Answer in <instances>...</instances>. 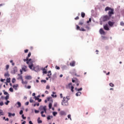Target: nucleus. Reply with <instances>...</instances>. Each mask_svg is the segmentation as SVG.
<instances>
[{
	"label": "nucleus",
	"instance_id": "nucleus-5",
	"mask_svg": "<svg viewBox=\"0 0 124 124\" xmlns=\"http://www.w3.org/2000/svg\"><path fill=\"white\" fill-rule=\"evenodd\" d=\"M104 30L105 31H109L110 28H109V26L108 24H106L104 25Z\"/></svg>",
	"mask_w": 124,
	"mask_h": 124
},
{
	"label": "nucleus",
	"instance_id": "nucleus-39",
	"mask_svg": "<svg viewBox=\"0 0 124 124\" xmlns=\"http://www.w3.org/2000/svg\"><path fill=\"white\" fill-rule=\"evenodd\" d=\"M75 79L77 80L76 84L77 85V86L78 87V86H79V82H78V80L76 78H75Z\"/></svg>",
	"mask_w": 124,
	"mask_h": 124
},
{
	"label": "nucleus",
	"instance_id": "nucleus-6",
	"mask_svg": "<svg viewBox=\"0 0 124 124\" xmlns=\"http://www.w3.org/2000/svg\"><path fill=\"white\" fill-rule=\"evenodd\" d=\"M108 25L109 27L112 28V27H113L114 24H115V22H112L111 21H108Z\"/></svg>",
	"mask_w": 124,
	"mask_h": 124
},
{
	"label": "nucleus",
	"instance_id": "nucleus-29",
	"mask_svg": "<svg viewBox=\"0 0 124 124\" xmlns=\"http://www.w3.org/2000/svg\"><path fill=\"white\" fill-rule=\"evenodd\" d=\"M2 92L5 95H9V93H8L7 92L5 91V90H3Z\"/></svg>",
	"mask_w": 124,
	"mask_h": 124
},
{
	"label": "nucleus",
	"instance_id": "nucleus-35",
	"mask_svg": "<svg viewBox=\"0 0 124 124\" xmlns=\"http://www.w3.org/2000/svg\"><path fill=\"white\" fill-rule=\"evenodd\" d=\"M44 108V106H40L39 108V110H40V111H42V110H43Z\"/></svg>",
	"mask_w": 124,
	"mask_h": 124
},
{
	"label": "nucleus",
	"instance_id": "nucleus-15",
	"mask_svg": "<svg viewBox=\"0 0 124 124\" xmlns=\"http://www.w3.org/2000/svg\"><path fill=\"white\" fill-rule=\"evenodd\" d=\"M22 70L24 72H27V71H28V70H27V66L26 65L23 66V67H22Z\"/></svg>",
	"mask_w": 124,
	"mask_h": 124
},
{
	"label": "nucleus",
	"instance_id": "nucleus-23",
	"mask_svg": "<svg viewBox=\"0 0 124 124\" xmlns=\"http://www.w3.org/2000/svg\"><path fill=\"white\" fill-rule=\"evenodd\" d=\"M70 65L71 66H75V61H73L70 63Z\"/></svg>",
	"mask_w": 124,
	"mask_h": 124
},
{
	"label": "nucleus",
	"instance_id": "nucleus-41",
	"mask_svg": "<svg viewBox=\"0 0 124 124\" xmlns=\"http://www.w3.org/2000/svg\"><path fill=\"white\" fill-rule=\"evenodd\" d=\"M25 87L26 89H28V90H30L31 88V85H28L27 86L25 85Z\"/></svg>",
	"mask_w": 124,
	"mask_h": 124
},
{
	"label": "nucleus",
	"instance_id": "nucleus-61",
	"mask_svg": "<svg viewBox=\"0 0 124 124\" xmlns=\"http://www.w3.org/2000/svg\"><path fill=\"white\" fill-rule=\"evenodd\" d=\"M30 103H32V102H34L33 101V100L32 99H31V97L30 99Z\"/></svg>",
	"mask_w": 124,
	"mask_h": 124
},
{
	"label": "nucleus",
	"instance_id": "nucleus-16",
	"mask_svg": "<svg viewBox=\"0 0 124 124\" xmlns=\"http://www.w3.org/2000/svg\"><path fill=\"white\" fill-rule=\"evenodd\" d=\"M75 91L77 92H81V91L83 90V88L81 87L80 88H77V87H76L75 88Z\"/></svg>",
	"mask_w": 124,
	"mask_h": 124
},
{
	"label": "nucleus",
	"instance_id": "nucleus-26",
	"mask_svg": "<svg viewBox=\"0 0 124 124\" xmlns=\"http://www.w3.org/2000/svg\"><path fill=\"white\" fill-rule=\"evenodd\" d=\"M38 124H42V120H40V117H38L37 119Z\"/></svg>",
	"mask_w": 124,
	"mask_h": 124
},
{
	"label": "nucleus",
	"instance_id": "nucleus-51",
	"mask_svg": "<svg viewBox=\"0 0 124 124\" xmlns=\"http://www.w3.org/2000/svg\"><path fill=\"white\" fill-rule=\"evenodd\" d=\"M41 83H44L45 84V83H46L47 82V81L45 79H42L41 80Z\"/></svg>",
	"mask_w": 124,
	"mask_h": 124
},
{
	"label": "nucleus",
	"instance_id": "nucleus-28",
	"mask_svg": "<svg viewBox=\"0 0 124 124\" xmlns=\"http://www.w3.org/2000/svg\"><path fill=\"white\" fill-rule=\"evenodd\" d=\"M102 39H104V40H108V39H109V37H106L104 36H102Z\"/></svg>",
	"mask_w": 124,
	"mask_h": 124
},
{
	"label": "nucleus",
	"instance_id": "nucleus-3",
	"mask_svg": "<svg viewBox=\"0 0 124 124\" xmlns=\"http://www.w3.org/2000/svg\"><path fill=\"white\" fill-rule=\"evenodd\" d=\"M102 19L103 22H106V21H108V20L111 19V18L108 15H106L103 17Z\"/></svg>",
	"mask_w": 124,
	"mask_h": 124
},
{
	"label": "nucleus",
	"instance_id": "nucleus-43",
	"mask_svg": "<svg viewBox=\"0 0 124 124\" xmlns=\"http://www.w3.org/2000/svg\"><path fill=\"white\" fill-rule=\"evenodd\" d=\"M72 83H76V82H77V80L75 79V78L74 79L72 78Z\"/></svg>",
	"mask_w": 124,
	"mask_h": 124
},
{
	"label": "nucleus",
	"instance_id": "nucleus-50",
	"mask_svg": "<svg viewBox=\"0 0 124 124\" xmlns=\"http://www.w3.org/2000/svg\"><path fill=\"white\" fill-rule=\"evenodd\" d=\"M9 91H10L11 93H13L14 92L13 88L12 87L10 88L9 89Z\"/></svg>",
	"mask_w": 124,
	"mask_h": 124
},
{
	"label": "nucleus",
	"instance_id": "nucleus-48",
	"mask_svg": "<svg viewBox=\"0 0 124 124\" xmlns=\"http://www.w3.org/2000/svg\"><path fill=\"white\" fill-rule=\"evenodd\" d=\"M10 62L12 63V65L14 66L15 65V63L13 62V60H11Z\"/></svg>",
	"mask_w": 124,
	"mask_h": 124
},
{
	"label": "nucleus",
	"instance_id": "nucleus-31",
	"mask_svg": "<svg viewBox=\"0 0 124 124\" xmlns=\"http://www.w3.org/2000/svg\"><path fill=\"white\" fill-rule=\"evenodd\" d=\"M81 16L82 18H85V16H86V14L84 12H81Z\"/></svg>",
	"mask_w": 124,
	"mask_h": 124
},
{
	"label": "nucleus",
	"instance_id": "nucleus-25",
	"mask_svg": "<svg viewBox=\"0 0 124 124\" xmlns=\"http://www.w3.org/2000/svg\"><path fill=\"white\" fill-rule=\"evenodd\" d=\"M39 97H40V95H38V96H35V97H33V98L35 99V100H37L39 99Z\"/></svg>",
	"mask_w": 124,
	"mask_h": 124
},
{
	"label": "nucleus",
	"instance_id": "nucleus-4",
	"mask_svg": "<svg viewBox=\"0 0 124 124\" xmlns=\"http://www.w3.org/2000/svg\"><path fill=\"white\" fill-rule=\"evenodd\" d=\"M33 70L35 72H38V71L41 70V69L39 68V66L37 65L35 67H33Z\"/></svg>",
	"mask_w": 124,
	"mask_h": 124
},
{
	"label": "nucleus",
	"instance_id": "nucleus-60",
	"mask_svg": "<svg viewBox=\"0 0 124 124\" xmlns=\"http://www.w3.org/2000/svg\"><path fill=\"white\" fill-rule=\"evenodd\" d=\"M51 96H52V97H55V98H56V97H57V94H55L54 95V94H51Z\"/></svg>",
	"mask_w": 124,
	"mask_h": 124
},
{
	"label": "nucleus",
	"instance_id": "nucleus-12",
	"mask_svg": "<svg viewBox=\"0 0 124 124\" xmlns=\"http://www.w3.org/2000/svg\"><path fill=\"white\" fill-rule=\"evenodd\" d=\"M60 115H61V116H65V115H66V113L63 110H61L60 112Z\"/></svg>",
	"mask_w": 124,
	"mask_h": 124
},
{
	"label": "nucleus",
	"instance_id": "nucleus-46",
	"mask_svg": "<svg viewBox=\"0 0 124 124\" xmlns=\"http://www.w3.org/2000/svg\"><path fill=\"white\" fill-rule=\"evenodd\" d=\"M23 113H24V111L22 109H21L19 111V115H24V114H23Z\"/></svg>",
	"mask_w": 124,
	"mask_h": 124
},
{
	"label": "nucleus",
	"instance_id": "nucleus-1",
	"mask_svg": "<svg viewBox=\"0 0 124 124\" xmlns=\"http://www.w3.org/2000/svg\"><path fill=\"white\" fill-rule=\"evenodd\" d=\"M61 104L62 106H69V103H68V100L66 99L65 97H63V99L62 101Z\"/></svg>",
	"mask_w": 124,
	"mask_h": 124
},
{
	"label": "nucleus",
	"instance_id": "nucleus-18",
	"mask_svg": "<svg viewBox=\"0 0 124 124\" xmlns=\"http://www.w3.org/2000/svg\"><path fill=\"white\" fill-rule=\"evenodd\" d=\"M14 117L15 116V113H12L11 112H8V117L9 118L11 117V116Z\"/></svg>",
	"mask_w": 124,
	"mask_h": 124
},
{
	"label": "nucleus",
	"instance_id": "nucleus-14",
	"mask_svg": "<svg viewBox=\"0 0 124 124\" xmlns=\"http://www.w3.org/2000/svg\"><path fill=\"white\" fill-rule=\"evenodd\" d=\"M18 87H19V84H18L13 85V88L15 90V91H17V90H18L17 88Z\"/></svg>",
	"mask_w": 124,
	"mask_h": 124
},
{
	"label": "nucleus",
	"instance_id": "nucleus-55",
	"mask_svg": "<svg viewBox=\"0 0 124 124\" xmlns=\"http://www.w3.org/2000/svg\"><path fill=\"white\" fill-rule=\"evenodd\" d=\"M4 105V103H3V101L0 102V106H3Z\"/></svg>",
	"mask_w": 124,
	"mask_h": 124
},
{
	"label": "nucleus",
	"instance_id": "nucleus-13",
	"mask_svg": "<svg viewBox=\"0 0 124 124\" xmlns=\"http://www.w3.org/2000/svg\"><path fill=\"white\" fill-rule=\"evenodd\" d=\"M69 89H74V86H72V83L70 82L68 84Z\"/></svg>",
	"mask_w": 124,
	"mask_h": 124
},
{
	"label": "nucleus",
	"instance_id": "nucleus-10",
	"mask_svg": "<svg viewBox=\"0 0 124 124\" xmlns=\"http://www.w3.org/2000/svg\"><path fill=\"white\" fill-rule=\"evenodd\" d=\"M13 72H12L13 74H16L17 72V66H15L13 69Z\"/></svg>",
	"mask_w": 124,
	"mask_h": 124
},
{
	"label": "nucleus",
	"instance_id": "nucleus-33",
	"mask_svg": "<svg viewBox=\"0 0 124 124\" xmlns=\"http://www.w3.org/2000/svg\"><path fill=\"white\" fill-rule=\"evenodd\" d=\"M53 106V104L52 103H49L48 104V108L49 109H52V106Z\"/></svg>",
	"mask_w": 124,
	"mask_h": 124
},
{
	"label": "nucleus",
	"instance_id": "nucleus-7",
	"mask_svg": "<svg viewBox=\"0 0 124 124\" xmlns=\"http://www.w3.org/2000/svg\"><path fill=\"white\" fill-rule=\"evenodd\" d=\"M99 32L100 33V34H103L104 35H105L106 33H105V31L104 30H103V29L101 28L99 30Z\"/></svg>",
	"mask_w": 124,
	"mask_h": 124
},
{
	"label": "nucleus",
	"instance_id": "nucleus-44",
	"mask_svg": "<svg viewBox=\"0 0 124 124\" xmlns=\"http://www.w3.org/2000/svg\"><path fill=\"white\" fill-rule=\"evenodd\" d=\"M5 100H8V99H9V95H7L5 97Z\"/></svg>",
	"mask_w": 124,
	"mask_h": 124
},
{
	"label": "nucleus",
	"instance_id": "nucleus-11",
	"mask_svg": "<svg viewBox=\"0 0 124 124\" xmlns=\"http://www.w3.org/2000/svg\"><path fill=\"white\" fill-rule=\"evenodd\" d=\"M61 68L62 70H66V69H67V66L65 65H62L61 66Z\"/></svg>",
	"mask_w": 124,
	"mask_h": 124
},
{
	"label": "nucleus",
	"instance_id": "nucleus-42",
	"mask_svg": "<svg viewBox=\"0 0 124 124\" xmlns=\"http://www.w3.org/2000/svg\"><path fill=\"white\" fill-rule=\"evenodd\" d=\"M10 103V101L7 100L6 102H5V105H8V104Z\"/></svg>",
	"mask_w": 124,
	"mask_h": 124
},
{
	"label": "nucleus",
	"instance_id": "nucleus-58",
	"mask_svg": "<svg viewBox=\"0 0 124 124\" xmlns=\"http://www.w3.org/2000/svg\"><path fill=\"white\" fill-rule=\"evenodd\" d=\"M80 26L79 25H77V30L80 31Z\"/></svg>",
	"mask_w": 124,
	"mask_h": 124
},
{
	"label": "nucleus",
	"instance_id": "nucleus-54",
	"mask_svg": "<svg viewBox=\"0 0 124 124\" xmlns=\"http://www.w3.org/2000/svg\"><path fill=\"white\" fill-rule=\"evenodd\" d=\"M22 84H28V81H27V80H26L25 81H24V80H22Z\"/></svg>",
	"mask_w": 124,
	"mask_h": 124
},
{
	"label": "nucleus",
	"instance_id": "nucleus-40",
	"mask_svg": "<svg viewBox=\"0 0 124 124\" xmlns=\"http://www.w3.org/2000/svg\"><path fill=\"white\" fill-rule=\"evenodd\" d=\"M79 31H86V30L84 29V28L81 27V28H80Z\"/></svg>",
	"mask_w": 124,
	"mask_h": 124
},
{
	"label": "nucleus",
	"instance_id": "nucleus-62",
	"mask_svg": "<svg viewBox=\"0 0 124 124\" xmlns=\"http://www.w3.org/2000/svg\"><path fill=\"white\" fill-rule=\"evenodd\" d=\"M47 121H49V120H51V117H50V115H48L46 118Z\"/></svg>",
	"mask_w": 124,
	"mask_h": 124
},
{
	"label": "nucleus",
	"instance_id": "nucleus-52",
	"mask_svg": "<svg viewBox=\"0 0 124 124\" xmlns=\"http://www.w3.org/2000/svg\"><path fill=\"white\" fill-rule=\"evenodd\" d=\"M21 117L23 119V120H26V117H25V115L24 114L21 115Z\"/></svg>",
	"mask_w": 124,
	"mask_h": 124
},
{
	"label": "nucleus",
	"instance_id": "nucleus-36",
	"mask_svg": "<svg viewBox=\"0 0 124 124\" xmlns=\"http://www.w3.org/2000/svg\"><path fill=\"white\" fill-rule=\"evenodd\" d=\"M0 116H4V113H3L2 109H0Z\"/></svg>",
	"mask_w": 124,
	"mask_h": 124
},
{
	"label": "nucleus",
	"instance_id": "nucleus-17",
	"mask_svg": "<svg viewBox=\"0 0 124 124\" xmlns=\"http://www.w3.org/2000/svg\"><path fill=\"white\" fill-rule=\"evenodd\" d=\"M31 62H33L32 61V60L31 58L28 59V60L27 61H26V63L27 64H30V63L31 64Z\"/></svg>",
	"mask_w": 124,
	"mask_h": 124
},
{
	"label": "nucleus",
	"instance_id": "nucleus-59",
	"mask_svg": "<svg viewBox=\"0 0 124 124\" xmlns=\"http://www.w3.org/2000/svg\"><path fill=\"white\" fill-rule=\"evenodd\" d=\"M50 99H52V97H51V96L48 97L47 98V101H50Z\"/></svg>",
	"mask_w": 124,
	"mask_h": 124
},
{
	"label": "nucleus",
	"instance_id": "nucleus-47",
	"mask_svg": "<svg viewBox=\"0 0 124 124\" xmlns=\"http://www.w3.org/2000/svg\"><path fill=\"white\" fill-rule=\"evenodd\" d=\"M92 22V18H89V20L87 21V24H89Z\"/></svg>",
	"mask_w": 124,
	"mask_h": 124
},
{
	"label": "nucleus",
	"instance_id": "nucleus-57",
	"mask_svg": "<svg viewBox=\"0 0 124 124\" xmlns=\"http://www.w3.org/2000/svg\"><path fill=\"white\" fill-rule=\"evenodd\" d=\"M9 69V65L7 64L6 65V70H8Z\"/></svg>",
	"mask_w": 124,
	"mask_h": 124
},
{
	"label": "nucleus",
	"instance_id": "nucleus-64",
	"mask_svg": "<svg viewBox=\"0 0 124 124\" xmlns=\"http://www.w3.org/2000/svg\"><path fill=\"white\" fill-rule=\"evenodd\" d=\"M83 24H84V23L83 22H82L81 21H79L78 25H81V26H82L83 25Z\"/></svg>",
	"mask_w": 124,
	"mask_h": 124
},
{
	"label": "nucleus",
	"instance_id": "nucleus-24",
	"mask_svg": "<svg viewBox=\"0 0 124 124\" xmlns=\"http://www.w3.org/2000/svg\"><path fill=\"white\" fill-rule=\"evenodd\" d=\"M81 94H82V92H78V93H76V96H80V95H81Z\"/></svg>",
	"mask_w": 124,
	"mask_h": 124
},
{
	"label": "nucleus",
	"instance_id": "nucleus-63",
	"mask_svg": "<svg viewBox=\"0 0 124 124\" xmlns=\"http://www.w3.org/2000/svg\"><path fill=\"white\" fill-rule=\"evenodd\" d=\"M109 86H110V87H114L115 85H114V84H113L112 83H109Z\"/></svg>",
	"mask_w": 124,
	"mask_h": 124
},
{
	"label": "nucleus",
	"instance_id": "nucleus-45",
	"mask_svg": "<svg viewBox=\"0 0 124 124\" xmlns=\"http://www.w3.org/2000/svg\"><path fill=\"white\" fill-rule=\"evenodd\" d=\"M116 18H118V19H120V18H121V15L120 14V13L118 14L116 16Z\"/></svg>",
	"mask_w": 124,
	"mask_h": 124
},
{
	"label": "nucleus",
	"instance_id": "nucleus-38",
	"mask_svg": "<svg viewBox=\"0 0 124 124\" xmlns=\"http://www.w3.org/2000/svg\"><path fill=\"white\" fill-rule=\"evenodd\" d=\"M16 82V78H13L12 79V83H13V84H14V83H15Z\"/></svg>",
	"mask_w": 124,
	"mask_h": 124
},
{
	"label": "nucleus",
	"instance_id": "nucleus-56",
	"mask_svg": "<svg viewBox=\"0 0 124 124\" xmlns=\"http://www.w3.org/2000/svg\"><path fill=\"white\" fill-rule=\"evenodd\" d=\"M29 58H30V57H29V56H27V57H26V59H23L24 62H26V61H27L29 60Z\"/></svg>",
	"mask_w": 124,
	"mask_h": 124
},
{
	"label": "nucleus",
	"instance_id": "nucleus-21",
	"mask_svg": "<svg viewBox=\"0 0 124 124\" xmlns=\"http://www.w3.org/2000/svg\"><path fill=\"white\" fill-rule=\"evenodd\" d=\"M16 104L18 105V106L17 107V108H20V107L22 106V104H21V102L19 101L17 102Z\"/></svg>",
	"mask_w": 124,
	"mask_h": 124
},
{
	"label": "nucleus",
	"instance_id": "nucleus-8",
	"mask_svg": "<svg viewBox=\"0 0 124 124\" xmlns=\"http://www.w3.org/2000/svg\"><path fill=\"white\" fill-rule=\"evenodd\" d=\"M28 64H29V68L31 70H33V68H32V67H33V63H32V62H31V63Z\"/></svg>",
	"mask_w": 124,
	"mask_h": 124
},
{
	"label": "nucleus",
	"instance_id": "nucleus-27",
	"mask_svg": "<svg viewBox=\"0 0 124 124\" xmlns=\"http://www.w3.org/2000/svg\"><path fill=\"white\" fill-rule=\"evenodd\" d=\"M57 78V74L55 73L54 75H52V80H55Z\"/></svg>",
	"mask_w": 124,
	"mask_h": 124
},
{
	"label": "nucleus",
	"instance_id": "nucleus-34",
	"mask_svg": "<svg viewBox=\"0 0 124 124\" xmlns=\"http://www.w3.org/2000/svg\"><path fill=\"white\" fill-rule=\"evenodd\" d=\"M6 82H7V83H10V82H11V78H7L6 79Z\"/></svg>",
	"mask_w": 124,
	"mask_h": 124
},
{
	"label": "nucleus",
	"instance_id": "nucleus-49",
	"mask_svg": "<svg viewBox=\"0 0 124 124\" xmlns=\"http://www.w3.org/2000/svg\"><path fill=\"white\" fill-rule=\"evenodd\" d=\"M120 26L122 27H124V21L120 22Z\"/></svg>",
	"mask_w": 124,
	"mask_h": 124
},
{
	"label": "nucleus",
	"instance_id": "nucleus-30",
	"mask_svg": "<svg viewBox=\"0 0 124 124\" xmlns=\"http://www.w3.org/2000/svg\"><path fill=\"white\" fill-rule=\"evenodd\" d=\"M52 115H53V116H54V117H56V116H57V115H58V112L57 111H53Z\"/></svg>",
	"mask_w": 124,
	"mask_h": 124
},
{
	"label": "nucleus",
	"instance_id": "nucleus-22",
	"mask_svg": "<svg viewBox=\"0 0 124 124\" xmlns=\"http://www.w3.org/2000/svg\"><path fill=\"white\" fill-rule=\"evenodd\" d=\"M43 110H44V113H46H46H47V106H44Z\"/></svg>",
	"mask_w": 124,
	"mask_h": 124
},
{
	"label": "nucleus",
	"instance_id": "nucleus-19",
	"mask_svg": "<svg viewBox=\"0 0 124 124\" xmlns=\"http://www.w3.org/2000/svg\"><path fill=\"white\" fill-rule=\"evenodd\" d=\"M31 76H27L25 77L26 80H31Z\"/></svg>",
	"mask_w": 124,
	"mask_h": 124
},
{
	"label": "nucleus",
	"instance_id": "nucleus-9",
	"mask_svg": "<svg viewBox=\"0 0 124 124\" xmlns=\"http://www.w3.org/2000/svg\"><path fill=\"white\" fill-rule=\"evenodd\" d=\"M41 70H42L43 74H47V70L45 68H42Z\"/></svg>",
	"mask_w": 124,
	"mask_h": 124
},
{
	"label": "nucleus",
	"instance_id": "nucleus-53",
	"mask_svg": "<svg viewBox=\"0 0 124 124\" xmlns=\"http://www.w3.org/2000/svg\"><path fill=\"white\" fill-rule=\"evenodd\" d=\"M34 113H35V114H38V113H39V110L34 109Z\"/></svg>",
	"mask_w": 124,
	"mask_h": 124
},
{
	"label": "nucleus",
	"instance_id": "nucleus-37",
	"mask_svg": "<svg viewBox=\"0 0 124 124\" xmlns=\"http://www.w3.org/2000/svg\"><path fill=\"white\" fill-rule=\"evenodd\" d=\"M18 76H19V78L20 79V80H21L22 81H23V76H22V75H20V74H18Z\"/></svg>",
	"mask_w": 124,
	"mask_h": 124
},
{
	"label": "nucleus",
	"instance_id": "nucleus-20",
	"mask_svg": "<svg viewBox=\"0 0 124 124\" xmlns=\"http://www.w3.org/2000/svg\"><path fill=\"white\" fill-rule=\"evenodd\" d=\"M111 9H113V8L108 6V7L105 8V11H108V10H109V11H110L111 10Z\"/></svg>",
	"mask_w": 124,
	"mask_h": 124
},
{
	"label": "nucleus",
	"instance_id": "nucleus-32",
	"mask_svg": "<svg viewBox=\"0 0 124 124\" xmlns=\"http://www.w3.org/2000/svg\"><path fill=\"white\" fill-rule=\"evenodd\" d=\"M4 77H9V76H10V75H9V74L8 73V71H7L6 73L4 74Z\"/></svg>",
	"mask_w": 124,
	"mask_h": 124
},
{
	"label": "nucleus",
	"instance_id": "nucleus-2",
	"mask_svg": "<svg viewBox=\"0 0 124 124\" xmlns=\"http://www.w3.org/2000/svg\"><path fill=\"white\" fill-rule=\"evenodd\" d=\"M114 9H112L111 11H109L108 13V16L111 18L112 17V15H114L115 14V12L114 11Z\"/></svg>",
	"mask_w": 124,
	"mask_h": 124
}]
</instances>
